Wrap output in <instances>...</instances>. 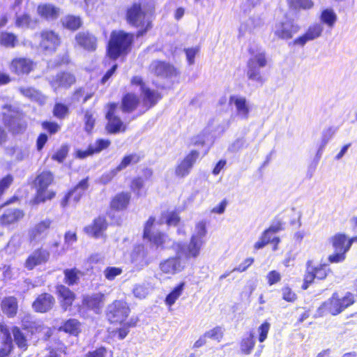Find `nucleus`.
Masks as SVG:
<instances>
[{
	"mask_svg": "<svg viewBox=\"0 0 357 357\" xmlns=\"http://www.w3.org/2000/svg\"><path fill=\"white\" fill-rule=\"evenodd\" d=\"M199 51V48L198 47L185 49V52L189 65H192L195 63V57Z\"/></svg>",
	"mask_w": 357,
	"mask_h": 357,
	"instance_id": "63",
	"label": "nucleus"
},
{
	"mask_svg": "<svg viewBox=\"0 0 357 357\" xmlns=\"http://www.w3.org/2000/svg\"><path fill=\"white\" fill-rule=\"evenodd\" d=\"M33 69V62L25 58H17L12 61L10 70L17 75L28 74Z\"/></svg>",
	"mask_w": 357,
	"mask_h": 357,
	"instance_id": "25",
	"label": "nucleus"
},
{
	"mask_svg": "<svg viewBox=\"0 0 357 357\" xmlns=\"http://www.w3.org/2000/svg\"><path fill=\"white\" fill-rule=\"evenodd\" d=\"M88 178H84L71 190H70L63 197L61 202L62 207L65 208L68 205L75 206L89 188Z\"/></svg>",
	"mask_w": 357,
	"mask_h": 357,
	"instance_id": "12",
	"label": "nucleus"
},
{
	"mask_svg": "<svg viewBox=\"0 0 357 357\" xmlns=\"http://www.w3.org/2000/svg\"><path fill=\"white\" fill-rule=\"evenodd\" d=\"M255 344L254 335L252 333H250L248 337L242 340L241 349L244 354H249L254 348Z\"/></svg>",
	"mask_w": 357,
	"mask_h": 357,
	"instance_id": "45",
	"label": "nucleus"
},
{
	"mask_svg": "<svg viewBox=\"0 0 357 357\" xmlns=\"http://www.w3.org/2000/svg\"><path fill=\"white\" fill-rule=\"evenodd\" d=\"M187 261L180 253H176L174 257L162 261L159 267L160 271L165 274L174 275L181 272L185 268Z\"/></svg>",
	"mask_w": 357,
	"mask_h": 357,
	"instance_id": "11",
	"label": "nucleus"
},
{
	"mask_svg": "<svg viewBox=\"0 0 357 357\" xmlns=\"http://www.w3.org/2000/svg\"><path fill=\"white\" fill-rule=\"evenodd\" d=\"M13 181V178L8 174L0 181V197L4 193Z\"/></svg>",
	"mask_w": 357,
	"mask_h": 357,
	"instance_id": "61",
	"label": "nucleus"
},
{
	"mask_svg": "<svg viewBox=\"0 0 357 357\" xmlns=\"http://www.w3.org/2000/svg\"><path fill=\"white\" fill-rule=\"evenodd\" d=\"M17 43V37L15 34L8 32H1L0 33V45L6 47L13 48Z\"/></svg>",
	"mask_w": 357,
	"mask_h": 357,
	"instance_id": "38",
	"label": "nucleus"
},
{
	"mask_svg": "<svg viewBox=\"0 0 357 357\" xmlns=\"http://www.w3.org/2000/svg\"><path fill=\"white\" fill-rule=\"evenodd\" d=\"M64 26L71 30L77 29L82 24L81 19L79 17L68 15L62 20Z\"/></svg>",
	"mask_w": 357,
	"mask_h": 357,
	"instance_id": "43",
	"label": "nucleus"
},
{
	"mask_svg": "<svg viewBox=\"0 0 357 357\" xmlns=\"http://www.w3.org/2000/svg\"><path fill=\"white\" fill-rule=\"evenodd\" d=\"M323 30L324 28L321 24H313L307 29V31L303 36L296 38L293 43L295 45L303 47L306 44L307 42L319 38L321 35Z\"/></svg>",
	"mask_w": 357,
	"mask_h": 357,
	"instance_id": "20",
	"label": "nucleus"
},
{
	"mask_svg": "<svg viewBox=\"0 0 357 357\" xmlns=\"http://www.w3.org/2000/svg\"><path fill=\"white\" fill-rule=\"evenodd\" d=\"M50 253L42 248L35 250L26 259L24 266L32 270L36 266L46 263L50 259Z\"/></svg>",
	"mask_w": 357,
	"mask_h": 357,
	"instance_id": "19",
	"label": "nucleus"
},
{
	"mask_svg": "<svg viewBox=\"0 0 357 357\" xmlns=\"http://www.w3.org/2000/svg\"><path fill=\"white\" fill-rule=\"evenodd\" d=\"M55 303L54 298L50 294H42L39 295L32 304L36 312H46L50 310Z\"/></svg>",
	"mask_w": 357,
	"mask_h": 357,
	"instance_id": "21",
	"label": "nucleus"
},
{
	"mask_svg": "<svg viewBox=\"0 0 357 357\" xmlns=\"http://www.w3.org/2000/svg\"><path fill=\"white\" fill-rule=\"evenodd\" d=\"M79 271L75 268L65 270L64 275L66 283L68 285L77 284L79 280Z\"/></svg>",
	"mask_w": 357,
	"mask_h": 357,
	"instance_id": "48",
	"label": "nucleus"
},
{
	"mask_svg": "<svg viewBox=\"0 0 357 357\" xmlns=\"http://www.w3.org/2000/svg\"><path fill=\"white\" fill-rule=\"evenodd\" d=\"M110 144V141L107 139H98L92 145L94 153H99L102 150L107 149Z\"/></svg>",
	"mask_w": 357,
	"mask_h": 357,
	"instance_id": "62",
	"label": "nucleus"
},
{
	"mask_svg": "<svg viewBox=\"0 0 357 357\" xmlns=\"http://www.w3.org/2000/svg\"><path fill=\"white\" fill-rule=\"evenodd\" d=\"M13 155L17 160H22L29 155V151L26 148L16 147L13 149Z\"/></svg>",
	"mask_w": 357,
	"mask_h": 357,
	"instance_id": "60",
	"label": "nucleus"
},
{
	"mask_svg": "<svg viewBox=\"0 0 357 357\" xmlns=\"http://www.w3.org/2000/svg\"><path fill=\"white\" fill-rule=\"evenodd\" d=\"M3 312L8 317H13L16 315L18 308L17 299L13 296L4 298L1 303Z\"/></svg>",
	"mask_w": 357,
	"mask_h": 357,
	"instance_id": "30",
	"label": "nucleus"
},
{
	"mask_svg": "<svg viewBox=\"0 0 357 357\" xmlns=\"http://www.w3.org/2000/svg\"><path fill=\"white\" fill-rule=\"evenodd\" d=\"M207 338L220 341L223 335V331L221 327L217 326L204 333Z\"/></svg>",
	"mask_w": 357,
	"mask_h": 357,
	"instance_id": "56",
	"label": "nucleus"
},
{
	"mask_svg": "<svg viewBox=\"0 0 357 357\" xmlns=\"http://www.w3.org/2000/svg\"><path fill=\"white\" fill-rule=\"evenodd\" d=\"M68 147L66 146H62L55 154L52 157V160H56L59 162H62L66 158L68 154Z\"/></svg>",
	"mask_w": 357,
	"mask_h": 357,
	"instance_id": "59",
	"label": "nucleus"
},
{
	"mask_svg": "<svg viewBox=\"0 0 357 357\" xmlns=\"http://www.w3.org/2000/svg\"><path fill=\"white\" fill-rule=\"evenodd\" d=\"M130 313V308L126 302L121 300L114 301L108 305L107 317L113 324H122Z\"/></svg>",
	"mask_w": 357,
	"mask_h": 357,
	"instance_id": "10",
	"label": "nucleus"
},
{
	"mask_svg": "<svg viewBox=\"0 0 357 357\" xmlns=\"http://www.w3.org/2000/svg\"><path fill=\"white\" fill-rule=\"evenodd\" d=\"M130 199L128 192H121L116 195L111 202V207L116 210H123L127 207Z\"/></svg>",
	"mask_w": 357,
	"mask_h": 357,
	"instance_id": "32",
	"label": "nucleus"
},
{
	"mask_svg": "<svg viewBox=\"0 0 357 357\" xmlns=\"http://www.w3.org/2000/svg\"><path fill=\"white\" fill-rule=\"evenodd\" d=\"M300 26L293 20L285 19L277 22L273 28L274 35L281 39L291 38L293 35L297 33Z\"/></svg>",
	"mask_w": 357,
	"mask_h": 357,
	"instance_id": "13",
	"label": "nucleus"
},
{
	"mask_svg": "<svg viewBox=\"0 0 357 357\" xmlns=\"http://www.w3.org/2000/svg\"><path fill=\"white\" fill-rule=\"evenodd\" d=\"M77 43L84 50L88 51H94L96 49L97 39L88 31H82L75 36Z\"/></svg>",
	"mask_w": 357,
	"mask_h": 357,
	"instance_id": "23",
	"label": "nucleus"
},
{
	"mask_svg": "<svg viewBox=\"0 0 357 357\" xmlns=\"http://www.w3.org/2000/svg\"><path fill=\"white\" fill-rule=\"evenodd\" d=\"M139 160L140 157L136 153H132L125 156L121 163L116 168L117 169V171L120 172L130 165L137 163Z\"/></svg>",
	"mask_w": 357,
	"mask_h": 357,
	"instance_id": "44",
	"label": "nucleus"
},
{
	"mask_svg": "<svg viewBox=\"0 0 357 357\" xmlns=\"http://www.w3.org/2000/svg\"><path fill=\"white\" fill-rule=\"evenodd\" d=\"M112 351L108 350L104 347H100L96 349L89 351L86 354L85 357H112Z\"/></svg>",
	"mask_w": 357,
	"mask_h": 357,
	"instance_id": "50",
	"label": "nucleus"
},
{
	"mask_svg": "<svg viewBox=\"0 0 357 357\" xmlns=\"http://www.w3.org/2000/svg\"><path fill=\"white\" fill-rule=\"evenodd\" d=\"M15 24L17 27L35 29L38 24V20L36 18L32 19L27 14H23L17 16Z\"/></svg>",
	"mask_w": 357,
	"mask_h": 357,
	"instance_id": "34",
	"label": "nucleus"
},
{
	"mask_svg": "<svg viewBox=\"0 0 357 357\" xmlns=\"http://www.w3.org/2000/svg\"><path fill=\"white\" fill-rule=\"evenodd\" d=\"M133 40V35L124 31H114L108 45L107 53L110 58L116 59L126 52Z\"/></svg>",
	"mask_w": 357,
	"mask_h": 357,
	"instance_id": "4",
	"label": "nucleus"
},
{
	"mask_svg": "<svg viewBox=\"0 0 357 357\" xmlns=\"http://www.w3.org/2000/svg\"><path fill=\"white\" fill-rule=\"evenodd\" d=\"M144 180L141 177L134 178L131 183V190L137 196L141 197L145 195L143 193L142 190L144 188Z\"/></svg>",
	"mask_w": 357,
	"mask_h": 357,
	"instance_id": "49",
	"label": "nucleus"
},
{
	"mask_svg": "<svg viewBox=\"0 0 357 357\" xmlns=\"http://www.w3.org/2000/svg\"><path fill=\"white\" fill-rule=\"evenodd\" d=\"M245 147H247L245 139L243 137L238 138L229 145L228 151L231 153H236Z\"/></svg>",
	"mask_w": 357,
	"mask_h": 357,
	"instance_id": "54",
	"label": "nucleus"
},
{
	"mask_svg": "<svg viewBox=\"0 0 357 357\" xmlns=\"http://www.w3.org/2000/svg\"><path fill=\"white\" fill-rule=\"evenodd\" d=\"M57 292L61 299L62 307L66 310L70 307L75 300V294L68 287L60 285L57 287Z\"/></svg>",
	"mask_w": 357,
	"mask_h": 357,
	"instance_id": "29",
	"label": "nucleus"
},
{
	"mask_svg": "<svg viewBox=\"0 0 357 357\" xmlns=\"http://www.w3.org/2000/svg\"><path fill=\"white\" fill-rule=\"evenodd\" d=\"M146 238H148L157 248H165L169 242L168 236L160 232L153 233L149 237H146Z\"/></svg>",
	"mask_w": 357,
	"mask_h": 357,
	"instance_id": "37",
	"label": "nucleus"
},
{
	"mask_svg": "<svg viewBox=\"0 0 357 357\" xmlns=\"http://www.w3.org/2000/svg\"><path fill=\"white\" fill-rule=\"evenodd\" d=\"M132 293L136 298H144L149 293V289L144 284H135Z\"/></svg>",
	"mask_w": 357,
	"mask_h": 357,
	"instance_id": "53",
	"label": "nucleus"
},
{
	"mask_svg": "<svg viewBox=\"0 0 357 357\" xmlns=\"http://www.w3.org/2000/svg\"><path fill=\"white\" fill-rule=\"evenodd\" d=\"M185 284V282H181L167 296L165 299L167 305L172 306L175 303L176 301L181 295L184 289Z\"/></svg>",
	"mask_w": 357,
	"mask_h": 357,
	"instance_id": "40",
	"label": "nucleus"
},
{
	"mask_svg": "<svg viewBox=\"0 0 357 357\" xmlns=\"http://www.w3.org/2000/svg\"><path fill=\"white\" fill-rule=\"evenodd\" d=\"M151 73L161 78H172L178 74L174 66L169 63L153 61L149 67Z\"/></svg>",
	"mask_w": 357,
	"mask_h": 357,
	"instance_id": "16",
	"label": "nucleus"
},
{
	"mask_svg": "<svg viewBox=\"0 0 357 357\" xmlns=\"http://www.w3.org/2000/svg\"><path fill=\"white\" fill-rule=\"evenodd\" d=\"M288 2L289 6L295 9H310L314 5L311 0H288Z\"/></svg>",
	"mask_w": 357,
	"mask_h": 357,
	"instance_id": "52",
	"label": "nucleus"
},
{
	"mask_svg": "<svg viewBox=\"0 0 357 357\" xmlns=\"http://www.w3.org/2000/svg\"><path fill=\"white\" fill-rule=\"evenodd\" d=\"M22 217L23 213L20 210L10 209L1 217V222L3 225H10Z\"/></svg>",
	"mask_w": 357,
	"mask_h": 357,
	"instance_id": "35",
	"label": "nucleus"
},
{
	"mask_svg": "<svg viewBox=\"0 0 357 357\" xmlns=\"http://www.w3.org/2000/svg\"><path fill=\"white\" fill-rule=\"evenodd\" d=\"M229 102L235 107L236 114L238 118L243 120L249 118L250 107L245 97L238 95L231 96Z\"/></svg>",
	"mask_w": 357,
	"mask_h": 357,
	"instance_id": "17",
	"label": "nucleus"
},
{
	"mask_svg": "<svg viewBox=\"0 0 357 357\" xmlns=\"http://www.w3.org/2000/svg\"><path fill=\"white\" fill-rule=\"evenodd\" d=\"M38 13L42 17L48 20H54L59 17L60 10L52 4H40L37 8Z\"/></svg>",
	"mask_w": 357,
	"mask_h": 357,
	"instance_id": "27",
	"label": "nucleus"
},
{
	"mask_svg": "<svg viewBox=\"0 0 357 357\" xmlns=\"http://www.w3.org/2000/svg\"><path fill=\"white\" fill-rule=\"evenodd\" d=\"M139 103L137 97L132 93H127L122 99L121 109L124 112H132Z\"/></svg>",
	"mask_w": 357,
	"mask_h": 357,
	"instance_id": "33",
	"label": "nucleus"
},
{
	"mask_svg": "<svg viewBox=\"0 0 357 357\" xmlns=\"http://www.w3.org/2000/svg\"><path fill=\"white\" fill-rule=\"evenodd\" d=\"M53 181V175L50 172H43L39 174L36 180L37 187V194L33 202L38 204L45 202L46 200L51 199L55 196L52 191H47V188Z\"/></svg>",
	"mask_w": 357,
	"mask_h": 357,
	"instance_id": "6",
	"label": "nucleus"
},
{
	"mask_svg": "<svg viewBox=\"0 0 357 357\" xmlns=\"http://www.w3.org/2000/svg\"><path fill=\"white\" fill-rule=\"evenodd\" d=\"M271 236L268 234V231H264L259 239L254 244L255 250H259L265 247L271 242Z\"/></svg>",
	"mask_w": 357,
	"mask_h": 357,
	"instance_id": "55",
	"label": "nucleus"
},
{
	"mask_svg": "<svg viewBox=\"0 0 357 357\" xmlns=\"http://www.w3.org/2000/svg\"><path fill=\"white\" fill-rule=\"evenodd\" d=\"M117 108V105L111 103L109 105L108 112L106 114V118L108 120L107 129L110 133H116L121 130L123 126V122L119 117L115 115V112Z\"/></svg>",
	"mask_w": 357,
	"mask_h": 357,
	"instance_id": "22",
	"label": "nucleus"
},
{
	"mask_svg": "<svg viewBox=\"0 0 357 357\" xmlns=\"http://www.w3.org/2000/svg\"><path fill=\"white\" fill-rule=\"evenodd\" d=\"M128 22L137 27H144L142 30L137 31V37L142 36L151 27V22L146 16V13L142 10L140 5L134 4L127 11Z\"/></svg>",
	"mask_w": 357,
	"mask_h": 357,
	"instance_id": "7",
	"label": "nucleus"
},
{
	"mask_svg": "<svg viewBox=\"0 0 357 357\" xmlns=\"http://www.w3.org/2000/svg\"><path fill=\"white\" fill-rule=\"evenodd\" d=\"M321 20L328 26L333 27L337 20V15L333 9L327 8L322 11Z\"/></svg>",
	"mask_w": 357,
	"mask_h": 357,
	"instance_id": "42",
	"label": "nucleus"
},
{
	"mask_svg": "<svg viewBox=\"0 0 357 357\" xmlns=\"http://www.w3.org/2000/svg\"><path fill=\"white\" fill-rule=\"evenodd\" d=\"M354 303L355 295L354 294L347 291L344 296H341L339 293L334 292L329 298L322 303L318 307L317 314L319 317H324L327 314L337 316Z\"/></svg>",
	"mask_w": 357,
	"mask_h": 357,
	"instance_id": "2",
	"label": "nucleus"
},
{
	"mask_svg": "<svg viewBox=\"0 0 357 357\" xmlns=\"http://www.w3.org/2000/svg\"><path fill=\"white\" fill-rule=\"evenodd\" d=\"M18 90L21 94L32 100L38 101L42 96L38 91L32 87H20Z\"/></svg>",
	"mask_w": 357,
	"mask_h": 357,
	"instance_id": "46",
	"label": "nucleus"
},
{
	"mask_svg": "<svg viewBox=\"0 0 357 357\" xmlns=\"http://www.w3.org/2000/svg\"><path fill=\"white\" fill-rule=\"evenodd\" d=\"M306 271L304 275V282L302 285L303 289H307L310 284H311L314 280L316 278L314 275V268L312 266V261H307Z\"/></svg>",
	"mask_w": 357,
	"mask_h": 357,
	"instance_id": "41",
	"label": "nucleus"
},
{
	"mask_svg": "<svg viewBox=\"0 0 357 357\" xmlns=\"http://www.w3.org/2000/svg\"><path fill=\"white\" fill-rule=\"evenodd\" d=\"M3 121L6 127L13 132H19L24 129L22 114L18 108L10 105L2 107Z\"/></svg>",
	"mask_w": 357,
	"mask_h": 357,
	"instance_id": "8",
	"label": "nucleus"
},
{
	"mask_svg": "<svg viewBox=\"0 0 357 357\" xmlns=\"http://www.w3.org/2000/svg\"><path fill=\"white\" fill-rule=\"evenodd\" d=\"M82 303L83 305L98 313L103 305V295L100 293H96L85 296L83 298Z\"/></svg>",
	"mask_w": 357,
	"mask_h": 357,
	"instance_id": "26",
	"label": "nucleus"
},
{
	"mask_svg": "<svg viewBox=\"0 0 357 357\" xmlns=\"http://www.w3.org/2000/svg\"><path fill=\"white\" fill-rule=\"evenodd\" d=\"M53 114L57 119H63L68 114V107L62 103H56L53 109Z\"/></svg>",
	"mask_w": 357,
	"mask_h": 357,
	"instance_id": "51",
	"label": "nucleus"
},
{
	"mask_svg": "<svg viewBox=\"0 0 357 357\" xmlns=\"http://www.w3.org/2000/svg\"><path fill=\"white\" fill-rule=\"evenodd\" d=\"M267 65V59L264 51H259L248 61L246 76L248 79L261 86L266 81L261 68Z\"/></svg>",
	"mask_w": 357,
	"mask_h": 357,
	"instance_id": "3",
	"label": "nucleus"
},
{
	"mask_svg": "<svg viewBox=\"0 0 357 357\" xmlns=\"http://www.w3.org/2000/svg\"><path fill=\"white\" fill-rule=\"evenodd\" d=\"M209 133L204 130L199 134L194 136L191 139V144L194 146H204L209 141Z\"/></svg>",
	"mask_w": 357,
	"mask_h": 357,
	"instance_id": "47",
	"label": "nucleus"
},
{
	"mask_svg": "<svg viewBox=\"0 0 357 357\" xmlns=\"http://www.w3.org/2000/svg\"><path fill=\"white\" fill-rule=\"evenodd\" d=\"M48 81L54 91L61 89H68L75 82V76L68 72L58 73L48 78Z\"/></svg>",
	"mask_w": 357,
	"mask_h": 357,
	"instance_id": "15",
	"label": "nucleus"
},
{
	"mask_svg": "<svg viewBox=\"0 0 357 357\" xmlns=\"http://www.w3.org/2000/svg\"><path fill=\"white\" fill-rule=\"evenodd\" d=\"M122 273V269L117 267H107L104 271L105 277L109 280H113L116 276Z\"/></svg>",
	"mask_w": 357,
	"mask_h": 357,
	"instance_id": "57",
	"label": "nucleus"
},
{
	"mask_svg": "<svg viewBox=\"0 0 357 357\" xmlns=\"http://www.w3.org/2000/svg\"><path fill=\"white\" fill-rule=\"evenodd\" d=\"M131 84L133 86L139 87L141 91V97L142 99L143 105L146 109L153 107L158 101L161 98L160 94L155 90H151L149 88L142 78L139 76H135L131 79Z\"/></svg>",
	"mask_w": 357,
	"mask_h": 357,
	"instance_id": "9",
	"label": "nucleus"
},
{
	"mask_svg": "<svg viewBox=\"0 0 357 357\" xmlns=\"http://www.w3.org/2000/svg\"><path fill=\"white\" fill-rule=\"evenodd\" d=\"M355 238L347 239L342 234H337L331 238V243L334 248L335 253L328 256L331 263H340L346 258V253L349 250Z\"/></svg>",
	"mask_w": 357,
	"mask_h": 357,
	"instance_id": "5",
	"label": "nucleus"
},
{
	"mask_svg": "<svg viewBox=\"0 0 357 357\" xmlns=\"http://www.w3.org/2000/svg\"><path fill=\"white\" fill-rule=\"evenodd\" d=\"M107 225L105 220L102 218L96 219L91 225L84 228V231L89 235L98 238L106 229Z\"/></svg>",
	"mask_w": 357,
	"mask_h": 357,
	"instance_id": "31",
	"label": "nucleus"
},
{
	"mask_svg": "<svg viewBox=\"0 0 357 357\" xmlns=\"http://www.w3.org/2000/svg\"><path fill=\"white\" fill-rule=\"evenodd\" d=\"M10 332L12 333L14 341L17 347L24 351L26 350L28 347L27 340L20 329L18 327L13 326Z\"/></svg>",
	"mask_w": 357,
	"mask_h": 357,
	"instance_id": "36",
	"label": "nucleus"
},
{
	"mask_svg": "<svg viewBox=\"0 0 357 357\" xmlns=\"http://www.w3.org/2000/svg\"><path fill=\"white\" fill-rule=\"evenodd\" d=\"M118 172L119 171H117V169L115 168L108 172L103 174L99 178V183L103 185L107 184L112 180V178L116 175Z\"/></svg>",
	"mask_w": 357,
	"mask_h": 357,
	"instance_id": "58",
	"label": "nucleus"
},
{
	"mask_svg": "<svg viewBox=\"0 0 357 357\" xmlns=\"http://www.w3.org/2000/svg\"><path fill=\"white\" fill-rule=\"evenodd\" d=\"M60 44L59 35L53 31L45 30L40 33V47L47 52H53Z\"/></svg>",
	"mask_w": 357,
	"mask_h": 357,
	"instance_id": "18",
	"label": "nucleus"
},
{
	"mask_svg": "<svg viewBox=\"0 0 357 357\" xmlns=\"http://www.w3.org/2000/svg\"><path fill=\"white\" fill-rule=\"evenodd\" d=\"M199 156V152L191 151L176 167L175 175L179 178L187 176Z\"/></svg>",
	"mask_w": 357,
	"mask_h": 357,
	"instance_id": "14",
	"label": "nucleus"
},
{
	"mask_svg": "<svg viewBox=\"0 0 357 357\" xmlns=\"http://www.w3.org/2000/svg\"><path fill=\"white\" fill-rule=\"evenodd\" d=\"M270 324L268 322H264V324H262L259 328V340L260 342H263L267 337V335H268V333L269 331V329H270Z\"/></svg>",
	"mask_w": 357,
	"mask_h": 357,
	"instance_id": "64",
	"label": "nucleus"
},
{
	"mask_svg": "<svg viewBox=\"0 0 357 357\" xmlns=\"http://www.w3.org/2000/svg\"><path fill=\"white\" fill-rule=\"evenodd\" d=\"M0 331L3 335V344L0 349V357H7L13 349L10 329L7 326L1 325Z\"/></svg>",
	"mask_w": 357,
	"mask_h": 357,
	"instance_id": "28",
	"label": "nucleus"
},
{
	"mask_svg": "<svg viewBox=\"0 0 357 357\" xmlns=\"http://www.w3.org/2000/svg\"><path fill=\"white\" fill-rule=\"evenodd\" d=\"M51 222L50 220L46 219L36 225L29 231L30 240L36 242L42 240L47 235Z\"/></svg>",
	"mask_w": 357,
	"mask_h": 357,
	"instance_id": "24",
	"label": "nucleus"
},
{
	"mask_svg": "<svg viewBox=\"0 0 357 357\" xmlns=\"http://www.w3.org/2000/svg\"><path fill=\"white\" fill-rule=\"evenodd\" d=\"M60 329L66 333L77 335L80 332V323L77 319H70L66 321Z\"/></svg>",
	"mask_w": 357,
	"mask_h": 357,
	"instance_id": "39",
	"label": "nucleus"
},
{
	"mask_svg": "<svg viewBox=\"0 0 357 357\" xmlns=\"http://www.w3.org/2000/svg\"><path fill=\"white\" fill-rule=\"evenodd\" d=\"M206 222L203 220L200 221L196 224L188 244L181 242L174 243L172 248L176 253H180L186 261L190 259H197L200 255L201 250L206 243Z\"/></svg>",
	"mask_w": 357,
	"mask_h": 357,
	"instance_id": "1",
	"label": "nucleus"
}]
</instances>
